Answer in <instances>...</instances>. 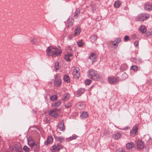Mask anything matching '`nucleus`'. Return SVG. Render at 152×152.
Returning a JSON list of instances; mask_svg holds the SVG:
<instances>
[{
  "label": "nucleus",
  "mask_w": 152,
  "mask_h": 152,
  "mask_svg": "<svg viewBox=\"0 0 152 152\" xmlns=\"http://www.w3.org/2000/svg\"><path fill=\"white\" fill-rule=\"evenodd\" d=\"M62 51L57 48H53L50 46L46 50V53L48 55L52 57L60 56Z\"/></svg>",
  "instance_id": "nucleus-1"
},
{
  "label": "nucleus",
  "mask_w": 152,
  "mask_h": 152,
  "mask_svg": "<svg viewBox=\"0 0 152 152\" xmlns=\"http://www.w3.org/2000/svg\"><path fill=\"white\" fill-rule=\"evenodd\" d=\"M88 76L89 77L95 81H98L100 78L99 75L93 69H91L88 71Z\"/></svg>",
  "instance_id": "nucleus-2"
},
{
  "label": "nucleus",
  "mask_w": 152,
  "mask_h": 152,
  "mask_svg": "<svg viewBox=\"0 0 152 152\" xmlns=\"http://www.w3.org/2000/svg\"><path fill=\"white\" fill-rule=\"evenodd\" d=\"M149 17V14L143 13L139 15L137 19L138 21H143L148 19Z\"/></svg>",
  "instance_id": "nucleus-3"
},
{
  "label": "nucleus",
  "mask_w": 152,
  "mask_h": 152,
  "mask_svg": "<svg viewBox=\"0 0 152 152\" xmlns=\"http://www.w3.org/2000/svg\"><path fill=\"white\" fill-rule=\"evenodd\" d=\"M62 148V147L57 144H55L50 147V150L51 151L55 152Z\"/></svg>",
  "instance_id": "nucleus-4"
},
{
  "label": "nucleus",
  "mask_w": 152,
  "mask_h": 152,
  "mask_svg": "<svg viewBox=\"0 0 152 152\" xmlns=\"http://www.w3.org/2000/svg\"><path fill=\"white\" fill-rule=\"evenodd\" d=\"M138 124L134 125L132 128L130 132V134L132 137H134L136 135L138 131Z\"/></svg>",
  "instance_id": "nucleus-5"
},
{
  "label": "nucleus",
  "mask_w": 152,
  "mask_h": 152,
  "mask_svg": "<svg viewBox=\"0 0 152 152\" xmlns=\"http://www.w3.org/2000/svg\"><path fill=\"white\" fill-rule=\"evenodd\" d=\"M74 77L75 79H78L80 76V69L78 67L74 69L72 72Z\"/></svg>",
  "instance_id": "nucleus-6"
},
{
  "label": "nucleus",
  "mask_w": 152,
  "mask_h": 152,
  "mask_svg": "<svg viewBox=\"0 0 152 152\" xmlns=\"http://www.w3.org/2000/svg\"><path fill=\"white\" fill-rule=\"evenodd\" d=\"M31 149L34 152H38L39 150V142L35 143L33 146L30 147Z\"/></svg>",
  "instance_id": "nucleus-7"
},
{
  "label": "nucleus",
  "mask_w": 152,
  "mask_h": 152,
  "mask_svg": "<svg viewBox=\"0 0 152 152\" xmlns=\"http://www.w3.org/2000/svg\"><path fill=\"white\" fill-rule=\"evenodd\" d=\"M108 80L110 84H114L117 82L118 79L117 78L113 76H110L108 77Z\"/></svg>",
  "instance_id": "nucleus-8"
},
{
  "label": "nucleus",
  "mask_w": 152,
  "mask_h": 152,
  "mask_svg": "<svg viewBox=\"0 0 152 152\" xmlns=\"http://www.w3.org/2000/svg\"><path fill=\"white\" fill-rule=\"evenodd\" d=\"M74 22V19L72 18L69 17L67 20L66 25L67 27H71L73 25Z\"/></svg>",
  "instance_id": "nucleus-9"
},
{
  "label": "nucleus",
  "mask_w": 152,
  "mask_h": 152,
  "mask_svg": "<svg viewBox=\"0 0 152 152\" xmlns=\"http://www.w3.org/2000/svg\"><path fill=\"white\" fill-rule=\"evenodd\" d=\"M53 142V139L52 136H48L47 138V141H45V144L46 145L51 144Z\"/></svg>",
  "instance_id": "nucleus-10"
},
{
  "label": "nucleus",
  "mask_w": 152,
  "mask_h": 152,
  "mask_svg": "<svg viewBox=\"0 0 152 152\" xmlns=\"http://www.w3.org/2000/svg\"><path fill=\"white\" fill-rule=\"evenodd\" d=\"M137 146V148L140 149H143L144 146V142L141 140L138 141Z\"/></svg>",
  "instance_id": "nucleus-11"
},
{
  "label": "nucleus",
  "mask_w": 152,
  "mask_h": 152,
  "mask_svg": "<svg viewBox=\"0 0 152 152\" xmlns=\"http://www.w3.org/2000/svg\"><path fill=\"white\" fill-rule=\"evenodd\" d=\"M49 114L53 117L56 118L58 116V114L56 111L54 110H50L49 112Z\"/></svg>",
  "instance_id": "nucleus-12"
},
{
  "label": "nucleus",
  "mask_w": 152,
  "mask_h": 152,
  "mask_svg": "<svg viewBox=\"0 0 152 152\" xmlns=\"http://www.w3.org/2000/svg\"><path fill=\"white\" fill-rule=\"evenodd\" d=\"M145 9L147 11H150L152 10V4H145L144 5Z\"/></svg>",
  "instance_id": "nucleus-13"
},
{
  "label": "nucleus",
  "mask_w": 152,
  "mask_h": 152,
  "mask_svg": "<svg viewBox=\"0 0 152 152\" xmlns=\"http://www.w3.org/2000/svg\"><path fill=\"white\" fill-rule=\"evenodd\" d=\"M121 38H117L113 42L112 45L115 46L117 47L118 46V43L121 42Z\"/></svg>",
  "instance_id": "nucleus-14"
},
{
  "label": "nucleus",
  "mask_w": 152,
  "mask_h": 152,
  "mask_svg": "<svg viewBox=\"0 0 152 152\" xmlns=\"http://www.w3.org/2000/svg\"><path fill=\"white\" fill-rule=\"evenodd\" d=\"M88 116V115L87 112H82L80 115V118L82 119H85Z\"/></svg>",
  "instance_id": "nucleus-15"
},
{
  "label": "nucleus",
  "mask_w": 152,
  "mask_h": 152,
  "mask_svg": "<svg viewBox=\"0 0 152 152\" xmlns=\"http://www.w3.org/2000/svg\"><path fill=\"white\" fill-rule=\"evenodd\" d=\"M72 55L71 53H69L66 54L64 58L65 59L68 61H69L71 60L70 58L72 57Z\"/></svg>",
  "instance_id": "nucleus-16"
},
{
  "label": "nucleus",
  "mask_w": 152,
  "mask_h": 152,
  "mask_svg": "<svg viewBox=\"0 0 152 152\" xmlns=\"http://www.w3.org/2000/svg\"><path fill=\"white\" fill-rule=\"evenodd\" d=\"M134 146V144L133 142L128 143L126 145V147L127 149H131Z\"/></svg>",
  "instance_id": "nucleus-17"
},
{
  "label": "nucleus",
  "mask_w": 152,
  "mask_h": 152,
  "mask_svg": "<svg viewBox=\"0 0 152 152\" xmlns=\"http://www.w3.org/2000/svg\"><path fill=\"white\" fill-rule=\"evenodd\" d=\"M139 29L140 31L142 33H145L147 31L146 27L144 25L141 26Z\"/></svg>",
  "instance_id": "nucleus-18"
},
{
  "label": "nucleus",
  "mask_w": 152,
  "mask_h": 152,
  "mask_svg": "<svg viewBox=\"0 0 152 152\" xmlns=\"http://www.w3.org/2000/svg\"><path fill=\"white\" fill-rule=\"evenodd\" d=\"M28 145L30 146V147L34 145V144L35 143L33 140L31 138L29 137L28 140Z\"/></svg>",
  "instance_id": "nucleus-19"
},
{
  "label": "nucleus",
  "mask_w": 152,
  "mask_h": 152,
  "mask_svg": "<svg viewBox=\"0 0 152 152\" xmlns=\"http://www.w3.org/2000/svg\"><path fill=\"white\" fill-rule=\"evenodd\" d=\"M81 31V30L80 28L79 27H77L74 31V35L75 36H77L80 34Z\"/></svg>",
  "instance_id": "nucleus-20"
},
{
  "label": "nucleus",
  "mask_w": 152,
  "mask_h": 152,
  "mask_svg": "<svg viewBox=\"0 0 152 152\" xmlns=\"http://www.w3.org/2000/svg\"><path fill=\"white\" fill-rule=\"evenodd\" d=\"M89 58L93 62L94 61L96 58V55L94 53H91L89 56Z\"/></svg>",
  "instance_id": "nucleus-21"
},
{
  "label": "nucleus",
  "mask_w": 152,
  "mask_h": 152,
  "mask_svg": "<svg viewBox=\"0 0 152 152\" xmlns=\"http://www.w3.org/2000/svg\"><path fill=\"white\" fill-rule=\"evenodd\" d=\"M128 67V66L126 64H123L121 66L120 70L122 72H123L124 70L126 69Z\"/></svg>",
  "instance_id": "nucleus-22"
},
{
  "label": "nucleus",
  "mask_w": 152,
  "mask_h": 152,
  "mask_svg": "<svg viewBox=\"0 0 152 152\" xmlns=\"http://www.w3.org/2000/svg\"><path fill=\"white\" fill-rule=\"evenodd\" d=\"M121 5V3L119 0H117L115 1L114 4V7L115 8H118Z\"/></svg>",
  "instance_id": "nucleus-23"
},
{
  "label": "nucleus",
  "mask_w": 152,
  "mask_h": 152,
  "mask_svg": "<svg viewBox=\"0 0 152 152\" xmlns=\"http://www.w3.org/2000/svg\"><path fill=\"white\" fill-rule=\"evenodd\" d=\"M70 97V95L69 93H66L62 97L63 99L65 101L67 100Z\"/></svg>",
  "instance_id": "nucleus-24"
},
{
  "label": "nucleus",
  "mask_w": 152,
  "mask_h": 152,
  "mask_svg": "<svg viewBox=\"0 0 152 152\" xmlns=\"http://www.w3.org/2000/svg\"><path fill=\"white\" fill-rule=\"evenodd\" d=\"M56 81L54 83V85L56 86H59L61 85V80L60 79H57L56 77H55Z\"/></svg>",
  "instance_id": "nucleus-25"
},
{
  "label": "nucleus",
  "mask_w": 152,
  "mask_h": 152,
  "mask_svg": "<svg viewBox=\"0 0 152 152\" xmlns=\"http://www.w3.org/2000/svg\"><path fill=\"white\" fill-rule=\"evenodd\" d=\"M89 39L92 42H93L96 40L97 36L95 35H93L90 37Z\"/></svg>",
  "instance_id": "nucleus-26"
},
{
  "label": "nucleus",
  "mask_w": 152,
  "mask_h": 152,
  "mask_svg": "<svg viewBox=\"0 0 152 152\" xmlns=\"http://www.w3.org/2000/svg\"><path fill=\"white\" fill-rule=\"evenodd\" d=\"M85 90L84 88H80L78 90L77 94L78 96H80L82 94L85 92Z\"/></svg>",
  "instance_id": "nucleus-27"
},
{
  "label": "nucleus",
  "mask_w": 152,
  "mask_h": 152,
  "mask_svg": "<svg viewBox=\"0 0 152 152\" xmlns=\"http://www.w3.org/2000/svg\"><path fill=\"white\" fill-rule=\"evenodd\" d=\"M121 137V134L118 132H116L114 134L113 137L115 139H119Z\"/></svg>",
  "instance_id": "nucleus-28"
},
{
  "label": "nucleus",
  "mask_w": 152,
  "mask_h": 152,
  "mask_svg": "<svg viewBox=\"0 0 152 152\" xmlns=\"http://www.w3.org/2000/svg\"><path fill=\"white\" fill-rule=\"evenodd\" d=\"M59 129L61 131H64L65 129V127L64 126V123L63 122L60 123L59 125Z\"/></svg>",
  "instance_id": "nucleus-29"
},
{
  "label": "nucleus",
  "mask_w": 152,
  "mask_h": 152,
  "mask_svg": "<svg viewBox=\"0 0 152 152\" xmlns=\"http://www.w3.org/2000/svg\"><path fill=\"white\" fill-rule=\"evenodd\" d=\"M61 104V102L58 100L57 102H55L54 103L52 104V106L53 107H57L60 105Z\"/></svg>",
  "instance_id": "nucleus-30"
},
{
  "label": "nucleus",
  "mask_w": 152,
  "mask_h": 152,
  "mask_svg": "<svg viewBox=\"0 0 152 152\" xmlns=\"http://www.w3.org/2000/svg\"><path fill=\"white\" fill-rule=\"evenodd\" d=\"M64 81L67 83H69L70 82V79L69 76L67 75H65L64 77Z\"/></svg>",
  "instance_id": "nucleus-31"
},
{
  "label": "nucleus",
  "mask_w": 152,
  "mask_h": 152,
  "mask_svg": "<svg viewBox=\"0 0 152 152\" xmlns=\"http://www.w3.org/2000/svg\"><path fill=\"white\" fill-rule=\"evenodd\" d=\"M80 10L79 9H77L76 10L75 12V13L74 16L75 18H77L79 15L80 14Z\"/></svg>",
  "instance_id": "nucleus-32"
},
{
  "label": "nucleus",
  "mask_w": 152,
  "mask_h": 152,
  "mask_svg": "<svg viewBox=\"0 0 152 152\" xmlns=\"http://www.w3.org/2000/svg\"><path fill=\"white\" fill-rule=\"evenodd\" d=\"M127 77V74L125 73L124 72L122 74V75L121 77V78L120 79V80L121 81H123L124 80H125L126 79Z\"/></svg>",
  "instance_id": "nucleus-33"
},
{
  "label": "nucleus",
  "mask_w": 152,
  "mask_h": 152,
  "mask_svg": "<svg viewBox=\"0 0 152 152\" xmlns=\"http://www.w3.org/2000/svg\"><path fill=\"white\" fill-rule=\"evenodd\" d=\"M15 148L17 152H23L22 149L20 146L16 145L15 146Z\"/></svg>",
  "instance_id": "nucleus-34"
},
{
  "label": "nucleus",
  "mask_w": 152,
  "mask_h": 152,
  "mask_svg": "<svg viewBox=\"0 0 152 152\" xmlns=\"http://www.w3.org/2000/svg\"><path fill=\"white\" fill-rule=\"evenodd\" d=\"M60 67L61 66H59L58 62H56L54 66V70L56 71H57V70L59 69Z\"/></svg>",
  "instance_id": "nucleus-35"
},
{
  "label": "nucleus",
  "mask_w": 152,
  "mask_h": 152,
  "mask_svg": "<svg viewBox=\"0 0 152 152\" xmlns=\"http://www.w3.org/2000/svg\"><path fill=\"white\" fill-rule=\"evenodd\" d=\"M58 140L60 142H62L64 141V139L63 137H57Z\"/></svg>",
  "instance_id": "nucleus-36"
},
{
  "label": "nucleus",
  "mask_w": 152,
  "mask_h": 152,
  "mask_svg": "<svg viewBox=\"0 0 152 152\" xmlns=\"http://www.w3.org/2000/svg\"><path fill=\"white\" fill-rule=\"evenodd\" d=\"M131 69L134 72H136L138 69V68L137 66L135 65H133L131 66Z\"/></svg>",
  "instance_id": "nucleus-37"
},
{
  "label": "nucleus",
  "mask_w": 152,
  "mask_h": 152,
  "mask_svg": "<svg viewBox=\"0 0 152 152\" xmlns=\"http://www.w3.org/2000/svg\"><path fill=\"white\" fill-rule=\"evenodd\" d=\"M57 96L56 95H53L50 97V99L52 101H54L57 99Z\"/></svg>",
  "instance_id": "nucleus-38"
},
{
  "label": "nucleus",
  "mask_w": 152,
  "mask_h": 152,
  "mask_svg": "<svg viewBox=\"0 0 152 152\" xmlns=\"http://www.w3.org/2000/svg\"><path fill=\"white\" fill-rule=\"evenodd\" d=\"M91 80L90 79H86L85 81V83L86 85H88L91 83Z\"/></svg>",
  "instance_id": "nucleus-39"
},
{
  "label": "nucleus",
  "mask_w": 152,
  "mask_h": 152,
  "mask_svg": "<svg viewBox=\"0 0 152 152\" xmlns=\"http://www.w3.org/2000/svg\"><path fill=\"white\" fill-rule=\"evenodd\" d=\"M78 136L77 135H76L75 134H73L72 135V136L71 137H70L69 138V139H70V140H73L77 138V137Z\"/></svg>",
  "instance_id": "nucleus-40"
},
{
  "label": "nucleus",
  "mask_w": 152,
  "mask_h": 152,
  "mask_svg": "<svg viewBox=\"0 0 152 152\" xmlns=\"http://www.w3.org/2000/svg\"><path fill=\"white\" fill-rule=\"evenodd\" d=\"M31 43L33 44H35L37 42V39L34 38H32L31 41Z\"/></svg>",
  "instance_id": "nucleus-41"
},
{
  "label": "nucleus",
  "mask_w": 152,
  "mask_h": 152,
  "mask_svg": "<svg viewBox=\"0 0 152 152\" xmlns=\"http://www.w3.org/2000/svg\"><path fill=\"white\" fill-rule=\"evenodd\" d=\"M23 150L26 152H28L29 151V148L26 145H24L23 147Z\"/></svg>",
  "instance_id": "nucleus-42"
},
{
  "label": "nucleus",
  "mask_w": 152,
  "mask_h": 152,
  "mask_svg": "<svg viewBox=\"0 0 152 152\" xmlns=\"http://www.w3.org/2000/svg\"><path fill=\"white\" fill-rule=\"evenodd\" d=\"M72 104L71 102H69L65 105V107L67 108H69L71 107Z\"/></svg>",
  "instance_id": "nucleus-43"
},
{
  "label": "nucleus",
  "mask_w": 152,
  "mask_h": 152,
  "mask_svg": "<svg viewBox=\"0 0 152 152\" xmlns=\"http://www.w3.org/2000/svg\"><path fill=\"white\" fill-rule=\"evenodd\" d=\"M116 152H125V150L123 148H119L117 150Z\"/></svg>",
  "instance_id": "nucleus-44"
},
{
  "label": "nucleus",
  "mask_w": 152,
  "mask_h": 152,
  "mask_svg": "<svg viewBox=\"0 0 152 152\" xmlns=\"http://www.w3.org/2000/svg\"><path fill=\"white\" fill-rule=\"evenodd\" d=\"M77 45L79 47H80L83 46L84 43L81 42L79 41L77 42Z\"/></svg>",
  "instance_id": "nucleus-45"
},
{
  "label": "nucleus",
  "mask_w": 152,
  "mask_h": 152,
  "mask_svg": "<svg viewBox=\"0 0 152 152\" xmlns=\"http://www.w3.org/2000/svg\"><path fill=\"white\" fill-rule=\"evenodd\" d=\"M130 38L127 35H126L124 37V41L125 42L129 40Z\"/></svg>",
  "instance_id": "nucleus-46"
},
{
  "label": "nucleus",
  "mask_w": 152,
  "mask_h": 152,
  "mask_svg": "<svg viewBox=\"0 0 152 152\" xmlns=\"http://www.w3.org/2000/svg\"><path fill=\"white\" fill-rule=\"evenodd\" d=\"M134 44L135 47H137L139 45V42L138 41H136L134 42Z\"/></svg>",
  "instance_id": "nucleus-47"
},
{
  "label": "nucleus",
  "mask_w": 152,
  "mask_h": 152,
  "mask_svg": "<svg viewBox=\"0 0 152 152\" xmlns=\"http://www.w3.org/2000/svg\"><path fill=\"white\" fill-rule=\"evenodd\" d=\"M146 35L147 36L152 35V33L151 32L148 31L146 33Z\"/></svg>",
  "instance_id": "nucleus-48"
},
{
  "label": "nucleus",
  "mask_w": 152,
  "mask_h": 152,
  "mask_svg": "<svg viewBox=\"0 0 152 152\" xmlns=\"http://www.w3.org/2000/svg\"><path fill=\"white\" fill-rule=\"evenodd\" d=\"M136 35L135 34H133L132 36V38L133 39H135L136 38Z\"/></svg>",
  "instance_id": "nucleus-49"
},
{
  "label": "nucleus",
  "mask_w": 152,
  "mask_h": 152,
  "mask_svg": "<svg viewBox=\"0 0 152 152\" xmlns=\"http://www.w3.org/2000/svg\"><path fill=\"white\" fill-rule=\"evenodd\" d=\"M139 61H140V62H141L142 61V59H139Z\"/></svg>",
  "instance_id": "nucleus-50"
},
{
  "label": "nucleus",
  "mask_w": 152,
  "mask_h": 152,
  "mask_svg": "<svg viewBox=\"0 0 152 152\" xmlns=\"http://www.w3.org/2000/svg\"><path fill=\"white\" fill-rule=\"evenodd\" d=\"M79 105L80 106H81L82 105L81 104H79Z\"/></svg>",
  "instance_id": "nucleus-51"
},
{
  "label": "nucleus",
  "mask_w": 152,
  "mask_h": 152,
  "mask_svg": "<svg viewBox=\"0 0 152 152\" xmlns=\"http://www.w3.org/2000/svg\"><path fill=\"white\" fill-rule=\"evenodd\" d=\"M67 139V141H68V139H68V138H67V139Z\"/></svg>",
  "instance_id": "nucleus-52"
}]
</instances>
